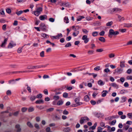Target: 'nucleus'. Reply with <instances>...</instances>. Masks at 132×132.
<instances>
[{"label": "nucleus", "mask_w": 132, "mask_h": 132, "mask_svg": "<svg viewBox=\"0 0 132 132\" xmlns=\"http://www.w3.org/2000/svg\"><path fill=\"white\" fill-rule=\"evenodd\" d=\"M46 66V65H37L36 66H31L30 67H28V69H33L35 68H39L41 67H45Z\"/></svg>", "instance_id": "39448f33"}, {"label": "nucleus", "mask_w": 132, "mask_h": 132, "mask_svg": "<svg viewBox=\"0 0 132 132\" xmlns=\"http://www.w3.org/2000/svg\"><path fill=\"white\" fill-rule=\"evenodd\" d=\"M79 98H76L75 100V102L77 103V105L76 106H78L80 105H81L82 103H81L79 102Z\"/></svg>", "instance_id": "9b49d317"}, {"label": "nucleus", "mask_w": 132, "mask_h": 132, "mask_svg": "<svg viewBox=\"0 0 132 132\" xmlns=\"http://www.w3.org/2000/svg\"><path fill=\"white\" fill-rule=\"evenodd\" d=\"M27 88V90L29 91V93H31V90L30 87L28 86Z\"/></svg>", "instance_id": "4d7b16f0"}, {"label": "nucleus", "mask_w": 132, "mask_h": 132, "mask_svg": "<svg viewBox=\"0 0 132 132\" xmlns=\"http://www.w3.org/2000/svg\"><path fill=\"white\" fill-rule=\"evenodd\" d=\"M16 131V132H20L21 131V128H20L19 125L17 124L15 126Z\"/></svg>", "instance_id": "1a4fd4ad"}, {"label": "nucleus", "mask_w": 132, "mask_h": 132, "mask_svg": "<svg viewBox=\"0 0 132 132\" xmlns=\"http://www.w3.org/2000/svg\"><path fill=\"white\" fill-rule=\"evenodd\" d=\"M36 98L35 96H31L30 97V99L32 101L34 100Z\"/></svg>", "instance_id": "a19ab883"}, {"label": "nucleus", "mask_w": 132, "mask_h": 132, "mask_svg": "<svg viewBox=\"0 0 132 132\" xmlns=\"http://www.w3.org/2000/svg\"><path fill=\"white\" fill-rule=\"evenodd\" d=\"M42 8L41 7H38L36 9V11L32 12V13L34 14L36 16H38L42 11Z\"/></svg>", "instance_id": "f257e3e1"}, {"label": "nucleus", "mask_w": 132, "mask_h": 132, "mask_svg": "<svg viewBox=\"0 0 132 132\" xmlns=\"http://www.w3.org/2000/svg\"><path fill=\"white\" fill-rule=\"evenodd\" d=\"M120 67L121 68H123L125 67V61H121L120 63Z\"/></svg>", "instance_id": "4be33fe9"}, {"label": "nucleus", "mask_w": 132, "mask_h": 132, "mask_svg": "<svg viewBox=\"0 0 132 132\" xmlns=\"http://www.w3.org/2000/svg\"><path fill=\"white\" fill-rule=\"evenodd\" d=\"M112 86L114 88H117L118 87V85L114 83H112Z\"/></svg>", "instance_id": "37998d69"}, {"label": "nucleus", "mask_w": 132, "mask_h": 132, "mask_svg": "<svg viewBox=\"0 0 132 132\" xmlns=\"http://www.w3.org/2000/svg\"><path fill=\"white\" fill-rule=\"evenodd\" d=\"M98 94V93L97 92H94L92 94V96L94 97H95Z\"/></svg>", "instance_id": "6e6d98bb"}, {"label": "nucleus", "mask_w": 132, "mask_h": 132, "mask_svg": "<svg viewBox=\"0 0 132 132\" xmlns=\"http://www.w3.org/2000/svg\"><path fill=\"white\" fill-rule=\"evenodd\" d=\"M108 92L106 90H104L102 92V96L103 97H105L106 95Z\"/></svg>", "instance_id": "f3484780"}, {"label": "nucleus", "mask_w": 132, "mask_h": 132, "mask_svg": "<svg viewBox=\"0 0 132 132\" xmlns=\"http://www.w3.org/2000/svg\"><path fill=\"white\" fill-rule=\"evenodd\" d=\"M79 33V31H77L76 32H74L73 33V35L74 37H76V36Z\"/></svg>", "instance_id": "bb28decb"}, {"label": "nucleus", "mask_w": 132, "mask_h": 132, "mask_svg": "<svg viewBox=\"0 0 132 132\" xmlns=\"http://www.w3.org/2000/svg\"><path fill=\"white\" fill-rule=\"evenodd\" d=\"M41 36L42 37L44 38H47V35L45 34H42Z\"/></svg>", "instance_id": "e2e57ef3"}, {"label": "nucleus", "mask_w": 132, "mask_h": 132, "mask_svg": "<svg viewBox=\"0 0 132 132\" xmlns=\"http://www.w3.org/2000/svg\"><path fill=\"white\" fill-rule=\"evenodd\" d=\"M97 123L95 122L93 126L91 127V129L94 130L95 129L97 125Z\"/></svg>", "instance_id": "473e14b6"}, {"label": "nucleus", "mask_w": 132, "mask_h": 132, "mask_svg": "<svg viewBox=\"0 0 132 132\" xmlns=\"http://www.w3.org/2000/svg\"><path fill=\"white\" fill-rule=\"evenodd\" d=\"M40 55L41 57H43L44 56V51H42L40 53Z\"/></svg>", "instance_id": "3c124183"}, {"label": "nucleus", "mask_w": 132, "mask_h": 132, "mask_svg": "<svg viewBox=\"0 0 132 132\" xmlns=\"http://www.w3.org/2000/svg\"><path fill=\"white\" fill-rule=\"evenodd\" d=\"M61 6H66L67 7H70L71 5L69 3H66V2H63L61 3Z\"/></svg>", "instance_id": "9d476101"}, {"label": "nucleus", "mask_w": 132, "mask_h": 132, "mask_svg": "<svg viewBox=\"0 0 132 132\" xmlns=\"http://www.w3.org/2000/svg\"><path fill=\"white\" fill-rule=\"evenodd\" d=\"M127 117L130 119L132 118V113H128L127 114Z\"/></svg>", "instance_id": "e433bc0d"}, {"label": "nucleus", "mask_w": 132, "mask_h": 132, "mask_svg": "<svg viewBox=\"0 0 132 132\" xmlns=\"http://www.w3.org/2000/svg\"><path fill=\"white\" fill-rule=\"evenodd\" d=\"M8 39V38H6L5 39L4 41L2 43V44L1 45V47H3L5 46Z\"/></svg>", "instance_id": "6e6552de"}, {"label": "nucleus", "mask_w": 132, "mask_h": 132, "mask_svg": "<svg viewBox=\"0 0 132 132\" xmlns=\"http://www.w3.org/2000/svg\"><path fill=\"white\" fill-rule=\"evenodd\" d=\"M127 98L125 96H123L121 98V102L123 103L125 102L127 100Z\"/></svg>", "instance_id": "2eb2a0df"}, {"label": "nucleus", "mask_w": 132, "mask_h": 132, "mask_svg": "<svg viewBox=\"0 0 132 132\" xmlns=\"http://www.w3.org/2000/svg\"><path fill=\"white\" fill-rule=\"evenodd\" d=\"M113 23V22L112 21L106 23V25L107 26H111L112 25Z\"/></svg>", "instance_id": "c756f323"}, {"label": "nucleus", "mask_w": 132, "mask_h": 132, "mask_svg": "<svg viewBox=\"0 0 132 132\" xmlns=\"http://www.w3.org/2000/svg\"><path fill=\"white\" fill-rule=\"evenodd\" d=\"M129 126L128 125L125 124L123 125V128L125 129V130H126L129 128Z\"/></svg>", "instance_id": "5701e85b"}, {"label": "nucleus", "mask_w": 132, "mask_h": 132, "mask_svg": "<svg viewBox=\"0 0 132 132\" xmlns=\"http://www.w3.org/2000/svg\"><path fill=\"white\" fill-rule=\"evenodd\" d=\"M103 51V49L102 48L97 49L96 50V52H101Z\"/></svg>", "instance_id": "864d4df0"}, {"label": "nucleus", "mask_w": 132, "mask_h": 132, "mask_svg": "<svg viewBox=\"0 0 132 132\" xmlns=\"http://www.w3.org/2000/svg\"><path fill=\"white\" fill-rule=\"evenodd\" d=\"M94 70L98 71L100 70V67L99 66H97L94 68Z\"/></svg>", "instance_id": "4c0bfd02"}, {"label": "nucleus", "mask_w": 132, "mask_h": 132, "mask_svg": "<svg viewBox=\"0 0 132 132\" xmlns=\"http://www.w3.org/2000/svg\"><path fill=\"white\" fill-rule=\"evenodd\" d=\"M123 70L122 69L118 68L115 70V72H114V73L117 75H119L122 73Z\"/></svg>", "instance_id": "20e7f679"}, {"label": "nucleus", "mask_w": 132, "mask_h": 132, "mask_svg": "<svg viewBox=\"0 0 132 132\" xmlns=\"http://www.w3.org/2000/svg\"><path fill=\"white\" fill-rule=\"evenodd\" d=\"M89 120V119L87 117L84 116L82 117L80 121V122L81 124H83L84 123L86 122Z\"/></svg>", "instance_id": "f03ea898"}, {"label": "nucleus", "mask_w": 132, "mask_h": 132, "mask_svg": "<svg viewBox=\"0 0 132 132\" xmlns=\"http://www.w3.org/2000/svg\"><path fill=\"white\" fill-rule=\"evenodd\" d=\"M103 129L101 127H98L97 128V132H102Z\"/></svg>", "instance_id": "79ce46f5"}, {"label": "nucleus", "mask_w": 132, "mask_h": 132, "mask_svg": "<svg viewBox=\"0 0 132 132\" xmlns=\"http://www.w3.org/2000/svg\"><path fill=\"white\" fill-rule=\"evenodd\" d=\"M27 124V125L30 128H32L33 127L31 123L29 122H28Z\"/></svg>", "instance_id": "c9c22d12"}, {"label": "nucleus", "mask_w": 132, "mask_h": 132, "mask_svg": "<svg viewBox=\"0 0 132 132\" xmlns=\"http://www.w3.org/2000/svg\"><path fill=\"white\" fill-rule=\"evenodd\" d=\"M64 21L66 23H69V20L68 17L65 16L64 18Z\"/></svg>", "instance_id": "dca6fc26"}, {"label": "nucleus", "mask_w": 132, "mask_h": 132, "mask_svg": "<svg viewBox=\"0 0 132 132\" xmlns=\"http://www.w3.org/2000/svg\"><path fill=\"white\" fill-rule=\"evenodd\" d=\"M105 32L104 31H102L99 33V35L101 36H103L105 34Z\"/></svg>", "instance_id": "09e8293b"}, {"label": "nucleus", "mask_w": 132, "mask_h": 132, "mask_svg": "<svg viewBox=\"0 0 132 132\" xmlns=\"http://www.w3.org/2000/svg\"><path fill=\"white\" fill-rule=\"evenodd\" d=\"M49 21L50 22H53L54 21L55 19L53 18H50L49 19Z\"/></svg>", "instance_id": "69168bd1"}, {"label": "nucleus", "mask_w": 132, "mask_h": 132, "mask_svg": "<svg viewBox=\"0 0 132 132\" xmlns=\"http://www.w3.org/2000/svg\"><path fill=\"white\" fill-rule=\"evenodd\" d=\"M126 78L128 80H132V76H128L126 77Z\"/></svg>", "instance_id": "338daca9"}, {"label": "nucleus", "mask_w": 132, "mask_h": 132, "mask_svg": "<svg viewBox=\"0 0 132 132\" xmlns=\"http://www.w3.org/2000/svg\"><path fill=\"white\" fill-rule=\"evenodd\" d=\"M132 71L131 69H128L127 71V73L128 74H130L131 73Z\"/></svg>", "instance_id": "774afa93"}, {"label": "nucleus", "mask_w": 132, "mask_h": 132, "mask_svg": "<svg viewBox=\"0 0 132 132\" xmlns=\"http://www.w3.org/2000/svg\"><path fill=\"white\" fill-rule=\"evenodd\" d=\"M16 45V44L12 41H11L9 44L8 48H11L15 46Z\"/></svg>", "instance_id": "0eeeda50"}, {"label": "nucleus", "mask_w": 132, "mask_h": 132, "mask_svg": "<svg viewBox=\"0 0 132 132\" xmlns=\"http://www.w3.org/2000/svg\"><path fill=\"white\" fill-rule=\"evenodd\" d=\"M125 26L127 28H129L130 27H132V24L131 23L126 24Z\"/></svg>", "instance_id": "ea45409f"}, {"label": "nucleus", "mask_w": 132, "mask_h": 132, "mask_svg": "<svg viewBox=\"0 0 132 132\" xmlns=\"http://www.w3.org/2000/svg\"><path fill=\"white\" fill-rule=\"evenodd\" d=\"M84 18V17L83 16H80L78 17L77 19V20L78 21H80L83 18Z\"/></svg>", "instance_id": "c85d7f7f"}, {"label": "nucleus", "mask_w": 132, "mask_h": 132, "mask_svg": "<svg viewBox=\"0 0 132 132\" xmlns=\"http://www.w3.org/2000/svg\"><path fill=\"white\" fill-rule=\"evenodd\" d=\"M98 32L97 31H94L93 32L92 35L94 37H95L98 35Z\"/></svg>", "instance_id": "cd10ccee"}, {"label": "nucleus", "mask_w": 132, "mask_h": 132, "mask_svg": "<svg viewBox=\"0 0 132 132\" xmlns=\"http://www.w3.org/2000/svg\"><path fill=\"white\" fill-rule=\"evenodd\" d=\"M34 109L33 107H30L29 108L28 111L29 112H31L34 111Z\"/></svg>", "instance_id": "0e129e2a"}, {"label": "nucleus", "mask_w": 132, "mask_h": 132, "mask_svg": "<svg viewBox=\"0 0 132 132\" xmlns=\"http://www.w3.org/2000/svg\"><path fill=\"white\" fill-rule=\"evenodd\" d=\"M57 39H59L62 37L63 36L62 34L61 33L58 34L56 36Z\"/></svg>", "instance_id": "b1692460"}, {"label": "nucleus", "mask_w": 132, "mask_h": 132, "mask_svg": "<svg viewBox=\"0 0 132 132\" xmlns=\"http://www.w3.org/2000/svg\"><path fill=\"white\" fill-rule=\"evenodd\" d=\"M113 11H114L115 13L119 12L121 11V10L118 8H114Z\"/></svg>", "instance_id": "a211bd4d"}, {"label": "nucleus", "mask_w": 132, "mask_h": 132, "mask_svg": "<svg viewBox=\"0 0 132 132\" xmlns=\"http://www.w3.org/2000/svg\"><path fill=\"white\" fill-rule=\"evenodd\" d=\"M40 28L43 30H45L46 29V27L45 24L44 23H40Z\"/></svg>", "instance_id": "ddd939ff"}, {"label": "nucleus", "mask_w": 132, "mask_h": 132, "mask_svg": "<svg viewBox=\"0 0 132 132\" xmlns=\"http://www.w3.org/2000/svg\"><path fill=\"white\" fill-rule=\"evenodd\" d=\"M93 114L98 118L101 117L103 116L102 113H97L96 112H93Z\"/></svg>", "instance_id": "423d86ee"}, {"label": "nucleus", "mask_w": 132, "mask_h": 132, "mask_svg": "<svg viewBox=\"0 0 132 132\" xmlns=\"http://www.w3.org/2000/svg\"><path fill=\"white\" fill-rule=\"evenodd\" d=\"M116 122V120H114L112 121L110 123V124L111 125H114L115 124V123Z\"/></svg>", "instance_id": "bf43d9fd"}, {"label": "nucleus", "mask_w": 132, "mask_h": 132, "mask_svg": "<svg viewBox=\"0 0 132 132\" xmlns=\"http://www.w3.org/2000/svg\"><path fill=\"white\" fill-rule=\"evenodd\" d=\"M42 94H38L36 97L37 98H41L42 97Z\"/></svg>", "instance_id": "603ef678"}, {"label": "nucleus", "mask_w": 132, "mask_h": 132, "mask_svg": "<svg viewBox=\"0 0 132 132\" xmlns=\"http://www.w3.org/2000/svg\"><path fill=\"white\" fill-rule=\"evenodd\" d=\"M28 71H14L12 72L13 73H23V72H27Z\"/></svg>", "instance_id": "aec40b11"}, {"label": "nucleus", "mask_w": 132, "mask_h": 132, "mask_svg": "<svg viewBox=\"0 0 132 132\" xmlns=\"http://www.w3.org/2000/svg\"><path fill=\"white\" fill-rule=\"evenodd\" d=\"M71 46V44L70 42L68 43L65 46V47H70Z\"/></svg>", "instance_id": "58836bf2"}, {"label": "nucleus", "mask_w": 132, "mask_h": 132, "mask_svg": "<svg viewBox=\"0 0 132 132\" xmlns=\"http://www.w3.org/2000/svg\"><path fill=\"white\" fill-rule=\"evenodd\" d=\"M39 19L41 20H44L47 19V16L45 15H40L39 17Z\"/></svg>", "instance_id": "f8f14e48"}, {"label": "nucleus", "mask_w": 132, "mask_h": 132, "mask_svg": "<svg viewBox=\"0 0 132 132\" xmlns=\"http://www.w3.org/2000/svg\"><path fill=\"white\" fill-rule=\"evenodd\" d=\"M84 85L85 86H88L89 87H91V83L90 82L88 83V84L85 82L84 84Z\"/></svg>", "instance_id": "5fc2aeb1"}, {"label": "nucleus", "mask_w": 132, "mask_h": 132, "mask_svg": "<svg viewBox=\"0 0 132 132\" xmlns=\"http://www.w3.org/2000/svg\"><path fill=\"white\" fill-rule=\"evenodd\" d=\"M98 39L99 40L102 42H105V39L103 37H100Z\"/></svg>", "instance_id": "412c9836"}, {"label": "nucleus", "mask_w": 132, "mask_h": 132, "mask_svg": "<svg viewBox=\"0 0 132 132\" xmlns=\"http://www.w3.org/2000/svg\"><path fill=\"white\" fill-rule=\"evenodd\" d=\"M118 16V18L119 19L120 21L122 20H124L125 19L123 17H121V16L118 14H117Z\"/></svg>", "instance_id": "a878e982"}, {"label": "nucleus", "mask_w": 132, "mask_h": 132, "mask_svg": "<svg viewBox=\"0 0 132 132\" xmlns=\"http://www.w3.org/2000/svg\"><path fill=\"white\" fill-rule=\"evenodd\" d=\"M63 102L62 100H60L58 102L57 104L58 105H60L63 104Z\"/></svg>", "instance_id": "72a5a7b5"}, {"label": "nucleus", "mask_w": 132, "mask_h": 132, "mask_svg": "<svg viewBox=\"0 0 132 132\" xmlns=\"http://www.w3.org/2000/svg\"><path fill=\"white\" fill-rule=\"evenodd\" d=\"M126 124H128L129 125H131L132 124V121H128L126 123Z\"/></svg>", "instance_id": "680f3d73"}, {"label": "nucleus", "mask_w": 132, "mask_h": 132, "mask_svg": "<svg viewBox=\"0 0 132 132\" xmlns=\"http://www.w3.org/2000/svg\"><path fill=\"white\" fill-rule=\"evenodd\" d=\"M84 100L86 101H88L89 100V98L88 95H86L84 97Z\"/></svg>", "instance_id": "393cba45"}, {"label": "nucleus", "mask_w": 132, "mask_h": 132, "mask_svg": "<svg viewBox=\"0 0 132 132\" xmlns=\"http://www.w3.org/2000/svg\"><path fill=\"white\" fill-rule=\"evenodd\" d=\"M53 110L54 108H51L47 110L46 111L47 112H48L52 111Z\"/></svg>", "instance_id": "49530a36"}, {"label": "nucleus", "mask_w": 132, "mask_h": 132, "mask_svg": "<svg viewBox=\"0 0 132 132\" xmlns=\"http://www.w3.org/2000/svg\"><path fill=\"white\" fill-rule=\"evenodd\" d=\"M114 10V8L108 10V12L109 13L111 14H112L113 12H114V11H113Z\"/></svg>", "instance_id": "f704fd0d"}, {"label": "nucleus", "mask_w": 132, "mask_h": 132, "mask_svg": "<svg viewBox=\"0 0 132 132\" xmlns=\"http://www.w3.org/2000/svg\"><path fill=\"white\" fill-rule=\"evenodd\" d=\"M98 84L100 86L103 85L105 84L104 82L102 81L101 80H100L98 81Z\"/></svg>", "instance_id": "6ab92c4d"}, {"label": "nucleus", "mask_w": 132, "mask_h": 132, "mask_svg": "<svg viewBox=\"0 0 132 132\" xmlns=\"http://www.w3.org/2000/svg\"><path fill=\"white\" fill-rule=\"evenodd\" d=\"M115 56V55L114 54L110 53L109 55V57L110 58H112L114 57Z\"/></svg>", "instance_id": "c03bdc74"}, {"label": "nucleus", "mask_w": 132, "mask_h": 132, "mask_svg": "<svg viewBox=\"0 0 132 132\" xmlns=\"http://www.w3.org/2000/svg\"><path fill=\"white\" fill-rule=\"evenodd\" d=\"M37 104H40L44 103V101L42 100H37L35 102Z\"/></svg>", "instance_id": "4468645a"}, {"label": "nucleus", "mask_w": 132, "mask_h": 132, "mask_svg": "<svg viewBox=\"0 0 132 132\" xmlns=\"http://www.w3.org/2000/svg\"><path fill=\"white\" fill-rule=\"evenodd\" d=\"M46 132H52L50 128L49 127L46 128Z\"/></svg>", "instance_id": "a18cd8bd"}, {"label": "nucleus", "mask_w": 132, "mask_h": 132, "mask_svg": "<svg viewBox=\"0 0 132 132\" xmlns=\"http://www.w3.org/2000/svg\"><path fill=\"white\" fill-rule=\"evenodd\" d=\"M6 24H4L3 25L2 27V29L4 30H5L6 29Z\"/></svg>", "instance_id": "13d9d810"}, {"label": "nucleus", "mask_w": 132, "mask_h": 132, "mask_svg": "<svg viewBox=\"0 0 132 132\" xmlns=\"http://www.w3.org/2000/svg\"><path fill=\"white\" fill-rule=\"evenodd\" d=\"M59 96L58 95H54L53 97V99L55 100H57L59 99Z\"/></svg>", "instance_id": "7c9ffc66"}, {"label": "nucleus", "mask_w": 132, "mask_h": 132, "mask_svg": "<svg viewBox=\"0 0 132 132\" xmlns=\"http://www.w3.org/2000/svg\"><path fill=\"white\" fill-rule=\"evenodd\" d=\"M6 11L8 13L10 14L11 13V11L10 9L7 8L6 10Z\"/></svg>", "instance_id": "de8ad7c7"}, {"label": "nucleus", "mask_w": 132, "mask_h": 132, "mask_svg": "<svg viewBox=\"0 0 132 132\" xmlns=\"http://www.w3.org/2000/svg\"><path fill=\"white\" fill-rule=\"evenodd\" d=\"M63 96L64 97L66 98L68 96V94L66 93H64L63 94Z\"/></svg>", "instance_id": "052dcab7"}, {"label": "nucleus", "mask_w": 132, "mask_h": 132, "mask_svg": "<svg viewBox=\"0 0 132 132\" xmlns=\"http://www.w3.org/2000/svg\"><path fill=\"white\" fill-rule=\"evenodd\" d=\"M27 108L25 107L23 108H22L21 111L22 112H24L27 111Z\"/></svg>", "instance_id": "8fccbe9b"}, {"label": "nucleus", "mask_w": 132, "mask_h": 132, "mask_svg": "<svg viewBox=\"0 0 132 132\" xmlns=\"http://www.w3.org/2000/svg\"><path fill=\"white\" fill-rule=\"evenodd\" d=\"M23 12V11L21 10L19 11L16 12V13L17 15H18L19 16L20 14H22Z\"/></svg>", "instance_id": "2f4dec72"}, {"label": "nucleus", "mask_w": 132, "mask_h": 132, "mask_svg": "<svg viewBox=\"0 0 132 132\" xmlns=\"http://www.w3.org/2000/svg\"><path fill=\"white\" fill-rule=\"evenodd\" d=\"M119 34V32L118 31H114V30L112 29H110L109 30V36L110 37H111V35L115 36Z\"/></svg>", "instance_id": "7ed1b4c3"}]
</instances>
